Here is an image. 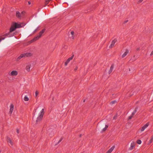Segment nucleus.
I'll use <instances>...</instances> for the list:
<instances>
[{
	"label": "nucleus",
	"instance_id": "nucleus-16",
	"mask_svg": "<svg viewBox=\"0 0 153 153\" xmlns=\"http://www.w3.org/2000/svg\"><path fill=\"white\" fill-rule=\"evenodd\" d=\"M10 114H11L13 112V111L14 109V105L13 104H11L10 105Z\"/></svg>",
	"mask_w": 153,
	"mask_h": 153
},
{
	"label": "nucleus",
	"instance_id": "nucleus-24",
	"mask_svg": "<svg viewBox=\"0 0 153 153\" xmlns=\"http://www.w3.org/2000/svg\"><path fill=\"white\" fill-rule=\"evenodd\" d=\"M117 102V101H115V100H114V101H112L111 102V103L112 104H115V103H116Z\"/></svg>",
	"mask_w": 153,
	"mask_h": 153
},
{
	"label": "nucleus",
	"instance_id": "nucleus-23",
	"mask_svg": "<svg viewBox=\"0 0 153 153\" xmlns=\"http://www.w3.org/2000/svg\"><path fill=\"white\" fill-rule=\"evenodd\" d=\"M137 143L138 144H140L141 143V141L140 140H138L137 141Z\"/></svg>",
	"mask_w": 153,
	"mask_h": 153
},
{
	"label": "nucleus",
	"instance_id": "nucleus-25",
	"mask_svg": "<svg viewBox=\"0 0 153 153\" xmlns=\"http://www.w3.org/2000/svg\"><path fill=\"white\" fill-rule=\"evenodd\" d=\"M153 140V136H152L151 139V140L149 141V143H150L152 142V140Z\"/></svg>",
	"mask_w": 153,
	"mask_h": 153
},
{
	"label": "nucleus",
	"instance_id": "nucleus-1",
	"mask_svg": "<svg viewBox=\"0 0 153 153\" xmlns=\"http://www.w3.org/2000/svg\"><path fill=\"white\" fill-rule=\"evenodd\" d=\"M22 27V24L16 22L13 23L12 25L10 30V33L14 31L17 28H19Z\"/></svg>",
	"mask_w": 153,
	"mask_h": 153
},
{
	"label": "nucleus",
	"instance_id": "nucleus-5",
	"mask_svg": "<svg viewBox=\"0 0 153 153\" xmlns=\"http://www.w3.org/2000/svg\"><path fill=\"white\" fill-rule=\"evenodd\" d=\"M18 74V71L16 70L13 71L11 72H9L8 73L9 75L11 76H16Z\"/></svg>",
	"mask_w": 153,
	"mask_h": 153
},
{
	"label": "nucleus",
	"instance_id": "nucleus-3",
	"mask_svg": "<svg viewBox=\"0 0 153 153\" xmlns=\"http://www.w3.org/2000/svg\"><path fill=\"white\" fill-rule=\"evenodd\" d=\"M44 114V109L43 108L39 114L37 118L36 122L40 121L42 118Z\"/></svg>",
	"mask_w": 153,
	"mask_h": 153
},
{
	"label": "nucleus",
	"instance_id": "nucleus-36",
	"mask_svg": "<svg viewBox=\"0 0 153 153\" xmlns=\"http://www.w3.org/2000/svg\"><path fill=\"white\" fill-rule=\"evenodd\" d=\"M139 48H137V50L138 51L139 50Z\"/></svg>",
	"mask_w": 153,
	"mask_h": 153
},
{
	"label": "nucleus",
	"instance_id": "nucleus-29",
	"mask_svg": "<svg viewBox=\"0 0 153 153\" xmlns=\"http://www.w3.org/2000/svg\"><path fill=\"white\" fill-rule=\"evenodd\" d=\"M117 115H115V116H114V119H116L117 118Z\"/></svg>",
	"mask_w": 153,
	"mask_h": 153
},
{
	"label": "nucleus",
	"instance_id": "nucleus-11",
	"mask_svg": "<svg viewBox=\"0 0 153 153\" xmlns=\"http://www.w3.org/2000/svg\"><path fill=\"white\" fill-rule=\"evenodd\" d=\"M114 64H112L110 68L109 71L108 72V74H110L111 73L114 69Z\"/></svg>",
	"mask_w": 153,
	"mask_h": 153
},
{
	"label": "nucleus",
	"instance_id": "nucleus-31",
	"mask_svg": "<svg viewBox=\"0 0 153 153\" xmlns=\"http://www.w3.org/2000/svg\"><path fill=\"white\" fill-rule=\"evenodd\" d=\"M28 4L29 5H30V4H31V2L29 1L28 2Z\"/></svg>",
	"mask_w": 153,
	"mask_h": 153
},
{
	"label": "nucleus",
	"instance_id": "nucleus-26",
	"mask_svg": "<svg viewBox=\"0 0 153 153\" xmlns=\"http://www.w3.org/2000/svg\"><path fill=\"white\" fill-rule=\"evenodd\" d=\"M78 66H76L75 68L74 69V70L75 71H76L78 69Z\"/></svg>",
	"mask_w": 153,
	"mask_h": 153
},
{
	"label": "nucleus",
	"instance_id": "nucleus-7",
	"mask_svg": "<svg viewBox=\"0 0 153 153\" xmlns=\"http://www.w3.org/2000/svg\"><path fill=\"white\" fill-rule=\"evenodd\" d=\"M74 57V56H72L71 57H69L68 58L67 61L65 62V66H66L69 63V62H70V61Z\"/></svg>",
	"mask_w": 153,
	"mask_h": 153
},
{
	"label": "nucleus",
	"instance_id": "nucleus-10",
	"mask_svg": "<svg viewBox=\"0 0 153 153\" xmlns=\"http://www.w3.org/2000/svg\"><path fill=\"white\" fill-rule=\"evenodd\" d=\"M135 144V143L133 141L131 143L130 147L129 148V149L130 150H131L133 149L134 148Z\"/></svg>",
	"mask_w": 153,
	"mask_h": 153
},
{
	"label": "nucleus",
	"instance_id": "nucleus-18",
	"mask_svg": "<svg viewBox=\"0 0 153 153\" xmlns=\"http://www.w3.org/2000/svg\"><path fill=\"white\" fill-rule=\"evenodd\" d=\"M115 146H113L106 153H111L113 150Z\"/></svg>",
	"mask_w": 153,
	"mask_h": 153
},
{
	"label": "nucleus",
	"instance_id": "nucleus-22",
	"mask_svg": "<svg viewBox=\"0 0 153 153\" xmlns=\"http://www.w3.org/2000/svg\"><path fill=\"white\" fill-rule=\"evenodd\" d=\"M50 1H49V0H46L45 1V6L47 4H48Z\"/></svg>",
	"mask_w": 153,
	"mask_h": 153
},
{
	"label": "nucleus",
	"instance_id": "nucleus-12",
	"mask_svg": "<svg viewBox=\"0 0 153 153\" xmlns=\"http://www.w3.org/2000/svg\"><path fill=\"white\" fill-rule=\"evenodd\" d=\"M7 140L8 143L10 144H9V146H12L13 145V143L11 141V139L9 138H7Z\"/></svg>",
	"mask_w": 153,
	"mask_h": 153
},
{
	"label": "nucleus",
	"instance_id": "nucleus-32",
	"mask_svg": "<svg viewBox=\"0 0 153 153\" xmlns=\"http://www.w3.org/2000/svg\"><path fill=\"white\" fill-rule=\"evenodd\" d=\"M152 55H153V51H152V52L151 53V54H150V55L151 56H152Z\"/></svg>",
	"mask_w": 153,
	"mask_h": 153
},
{
	"label": "nucleus",
	"instance_id": "nucleus-34",
	"mask_svg": "<svg viewBox=\"0 0 153 153\" xmlns=\"http://www.w3.org/2000/svg\"><path fill=\"white\" fill-rule=\"evenodd\" d=\"M17 133H19V130H17Z\"/></svg>",
	"mask_w": 153,
	"mask_h": 153
},
{
	"label": "nucleus",
	"instance_id": "nucleus-17",
	"mask_svg": "<svg viewBox=\"0 0 153 153\" xmlns=\"http://www.w3.org/2000/svg\"><path fill=\"white\" fill-rule=\"evenodd\" d=\"M129 51L128 50H126L125 52L123 54L122 56V58H123L128 53Z\"/></svg>",
	"mask_w": 153,
	"mask_h": 153
},
{
	"label": "nucleus",
	"instance_id": "nucleus-30",
	"mask_svg": "<svg viewBox=\"0 0 153 153\" xmlns=\"http://www.w3.org/2000/svg\"><path fill=\"white\" fill-rule=\"evenodd\" d=\"M128 20H126L125 21H124V23H126L128 22Z\"/></svg>",
	"mask_w": 153,
	"mask_h": 153
},
{
	"label": "nucleus",
	"instance_id": "nucleus-27",
	"mask_svg": "<svg viewBox=\"0 0 153 153\" xmlns=\"http://www.w3.org/2000/svg\"><path fill=\"white\" fill-rule=\"evenodd\" d=\"M133 116H132V114L129 117V118H128V119H131L132 117Z\"/></svg>",
	"mask_w": 153,
	"mask_h": 153
},
{
	"label": "nucleus",
	"instance_id": "nucleus-4",
	"mask_svg": "<svg viewBox=\"0 0 153 153\" xmlns=\"http://www.w3.org/2000/svg\"><path fill=\"white\" fill-rule=\"evenodd\" d=\"M45 30V29H43L39 32V35L37 36H36L35 37L33 40L34 41H36L39 39L42 36L43 33L44 32Z\"/></svg>",
	"mask_w": 153,
	"mask_h": 153
},
{
	"label": "nucleus",
	"instance_id": "nucleus-35",
	"mask_svg": "<svg viewBox=\"0 0 153 153\" xmlns=\"http://www.w3.org/2000/svg\"><path fill=\"white\" fill-rule=\"evenodd\" d=\"M108 127V126L107 125H106V129Z\"/></svg>",
	"mask_w": 153,
	"mask_h": 153
},
{
	"label": "nucleus",
	"instance_id": "nucleus-28",
	"mask_svg": "<svg viewBox=\"0 0 153 153\" xmlns=\"http://www.w3.org/2000/svg\"><path fill=\"white\" fill-rule=\"evenodd\" d=\"M143 0H139L138 1V3H140L142 2Z\"/></svg>",
	"mask_w": 153,
	"mask_h": 153
},
{
	"label": "nucleus",
	"instance_id": "nucleus-15",
	"mask_svg": "<svg viewBox=\"0 0 153 153\" xmlns=\"http://www.w3.org/2000/svg\"><path fill=\"white\" fill-rule=\"evenodd\" d=\"M69 37L70 38L73 39L74 38V31H72L71 32L70 34L69 35Z\"/></svg>",
	"mask_w": 153,
	"mask_h": 153
},
{
	"label": "nucleus",
	"instance_id": "nucleus-33",
	"mask_svg": "<svg viewBox=\"0 0 153 153\" xmlns=\"http://www.w3.org/2000/svg\"><path fill=\"white\" fill-rule=\"evenodd\" d=\"M105 131V127L102 130V131Z\"/></svg>",
	"mask_w": 153,
	"mask_h": 153
},
{
	"label": "nucleus",
	"instance_id": "nucleus-19",
	"mask_svg": "<svg viewBox=\"0 0 153 153\" xmlns=\"http://www.w3.org/2000/svg\"><path fill=\"white\" fill-rule=\"evenodd\" d=\"M29 98L27 96V95H25L24 98V100L25 101H27L29 100Z\"/></svg>",
	"mask_w": 153,
	"mask_h": 153
},
{
	"label": "nucleus",
	"instance_id": "nucleus-20",
	"mask_svg": "<svg viewBox=\"0 0 153 153\" xmlns=\"http://www.w3.org/2000/svg\"><path fill=\"white\" fill-rule=\"evenodd\" d=\"M137 108H135V109H134V111H133V112H132V113L131 114L132 115V116H133L135 114V113L137 112Z\"/></svg>",
	"mask_w": 153,
	"mask_h": 153
},
{
	"label": "nucleus",
	"instance_id": "nucleus-8",
	"mask_svg": "<svg viewBox=\"0 0 153 153\" xmlns=\"http://www.w3.org/2000/svg\"><path fill=\"white\" fill-rule=\"evenodd\" d=\"M149 123H147L145 125L143 126L140 129V131L141 132L143 131L145 129L147 128V127L149 126Z\"/></svg>",
	"mask_w": 153,
	"mask_h": 153
},
{
	"label": "nucleus",
	"instance_id": "nucleus-21",
	"mask_svg": "<svg viewBox=\"0 0 153 153\" xmlns=\"http://www.w3.org/2000/svg\"><path fill=\"white\" fill-rule=\"evenodd\" d=\"M39 94V92L38 91H36L35 93V97L37 98Z\"/></svg>",
	"mask_w": 153,
	"mask_h": 153
},
{
	"label": "nucleus",
	"instance_id": "nucleus-38",
	"mask_svg": "<svg viewBox=\"0 0 153 153\" xmlns=\"http://www.w3.org/2000/svg\"><path fill=\"white\" fill-rule=\"evenodd\" d=\"M1 152V151H0V153Z\"/></svg>",
	"mask_w": 153,
	"mask_h": 153
},
{
	"label": "nucleus",
	"instance_id": "nucleus-14",
	"mask_svg": "<svg viewBox=\"0 0 153 153\" xmlns=\"http://www.w3.org/2000/svg\"><path fill=\"white\" fill-rule=\"evenodd\" d=\"M9 34H6L3 36H0V42L1 41V40H4L5 39L6 36L8 37V35H9Z\"/></svg>",
	"mask_w": 153,
	"mask_h": 153
},
{
	"label": "nucleus",
	"instance_id": "nucleus-6",
	"mask_svg": "<svg viewBox=\"0 0 153 153\" xmlns=\"http://www.w3.org/2000/svg\"><path fill=\"white\" fill-rule=\"evenodd\" d=\"M25 13V12H22L21 13L19 11H17L16 12V16L17 17L20 18Z\"/></svg>",
	"mask_w": 153,
	"mask_h": 153
},
{
	"label": "nucleus",
	"instance_id": "nucleus-2",
	"mask_svg": "<svg viewBox=\"0 0 153 153\" xmlns=\"http://www.w3.org/2000/svg\"><path fill=\"white\" fill-rule=\"evenodd\" d=\"M31 55V54L30 53H27L24 54H21L19 56L17 57L16 59V61H19L21 58L25 56H29Z\"/></svg>",
	"mask_w": 153,
	"mask_h": 153
},
{
	"label": "nucleus",
	"instance_id": "nucleus-13",
	"mask_svg": "<svg viewBox=\"0 0 153 153\" xmlns=\"http://www.w3.org/2000/svg\"><path fill=\"white\" fill-rule=\"evenodd\" d=\"M31 65L30 64H27L26 67V69L27 71L28 72H29L30 71V68H31Z\"/></svg>",
	"mask_w": 153,
	"mask_h": 153
},
{
	"label": "nucleus",
	"instance_id": "nucleus-9",
	"mask_svg": "<svg viewBox=\"0 0 153 153\" xmlns=\"http://www.w3.org/2000/svg\"><path fill=\"white\" fill-rule=\"evenodd\" d=\"M117 41V40L116 39H114L112 41L111 43L109 46V48H112L114 45L115 43Z\"/></svg>",
	"mask_w": 153,
	"mask_h": 153
},
{
	"label": "nucleus",
	"instance_id": "nucleus-37",
	"mask_svg": "<svg viewBox=\"0 0 153 153\" xmlns=\"http://www.w3.org/2000/svg\"><path fill=\"white\" fill-rule=\"evenodd\" d=\"M60 140L59 141V142H60L61 141V140Z\"/></svg>",
	"mask_w": 153,
	"mask_h": 153
}]
</instances>
